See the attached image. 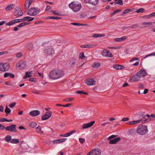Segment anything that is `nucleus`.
<instances>
[{
    "instance_id": "nucleus-1",
    "label": "nucleus",
    "mask_w": 155,
    "mask_h": 155,
    "mask_svg": "<svg viewBox=\"0 0 155 155\" xmlns=\"http://www.w3.org/2000/svg\"><path fill=\"white\" fill-rule=\"evenodd\" d=\"M64 74V72L63 70L56 69L51 70L49 73L48 76L51 79L55 80L62 77Z\"/></svg>"
},
{
    "instance_id": "nucleus-2",
    "label": "nucleus",
    "mask_w": 155,
    "mask_h": 155,
    "mask_svg": "<svg viewBox=\"0 0 155 155\" xmlns=\"http://www.w3.org/2000/svg\"><path fill=\"white\" fill-rule=\"evenodd\" d=\"M34 19V18H31L29 16L25 17L23 18L22 19H16L12 20L8 23H7L5 24L6 25L11 26L13 25L15 23L21 22L22 21H26L27 20L28 21H31Z\"/></svg>"
},
{
    "instance_id": "nucleus-3",
    "label": "nucleus",
    "mask_w": 155,
    "mask_h": 155,
    "mask_svg": "<svg viewBox=\"0 0 155 155\" xmlns=\"http://www.w3.org/2000/svg\"><path fill=\"white\" fill-rule=\"evenodd\" d=\"M69 6L74 12H78L81 8V4L75 2H71L69 4Z\"/></svg>"
},
{
    "instance_id": "nucleus-4",
    "label": "nucleus",
    "mask_w": 155,
    "mask_h": 155,
    "mask_svg": "<svg viewBox=\"0 0 155 155\" xmlns=\"http://www.w3.org/2000/svg\"><path fill=\"white\" fill-rule=\"evenodd\" d=\"M137 133L140 135H143L148 132L147 126L145 125L141 124L139 125L136 130Z\"/></svg>"
},
{
    "instance_id": "nucleus-5",
    "label": "nucleus",
    "mask_w": 155,
    "mask_h": 155,
    "mask_svg": "<svg viewBox=\"0 0 155 155\" xmlns=\"http://www.w3.org/2000/svg\"><path fill=\"white\" fill-rule=\"evenodd\" d=\"M40 10L37 9L35 7H33L30 8L27 12L28 15L31 16H34L40 13Z\"/></svg>"
},
{
    "instance_id": "nucleus-6",
    "label": "nucleus",
    "mask_w": 155,
    "mask_h": 155,
    "mask_svg": "<svg viewBox=\"0 0 155 155\" xmlns=\"http://www.w3.org/2000/svg\"><path fill=\"white\" fill-rule=\"evenodd\" d=\"M9 64L7 63H0V71L2 72L7 71L9 68Z\"/></svg>"
},
{
    "instance_id": "nucleus-7",
    "label": "nucleus",
    "mask_w": 155,
    "mask_h": 155,
    "mask_svg": "<svg viewBox=\"0 0 155 155\" xmlns=\"http://www.w3.org/2000/svg\"><path fill=\"white\" fill-rule=\"evenodd\" d=\"M16 126L15 124H11L9 126L5 127V129L12 132L16 133L18 132L16 128Z\"/></svg>"
},
{
    "instance_id": "nucleus-8",
    "label": "nucleus",
    "mask_w": 155,
    "mask_h": 155,
    "mask_svg": "<svg viewBox=\"0 0 155 155\" xmlns=\"http://www.w3.org/2000/svg\"><path fill=\"white\" fill-rule=\"evenodd\" d=\"M101 153L100 150L98 148L94 149L88 153L87 155H100Z\"/></svg>"
},
{
    "instance_id": "nucleus-9",
    "label": "nucleus",
    "mask_w": 155,
    "mask_h": 155,
    "mask_svg": "<svg viewBox=\"0 0 155 155\" xmlns=\"http://www.w3.org/2000/svg\"><path fill=\"white\" fill-rule=\"evenodd\" d=\"M141 79L137 73L131 77L129 79V81L130 82L138 81L140 80Z\"/></svg>"
},
{
    "instance_id": "nucleus-10",
    "label": "nucleus",
    "mask_w": 155,
    "mask_h": 155,
    "mask_svg": "<svg viewBox=\"0 0 155 155\" xmlns=\"http://www.w3.org/2000/svg\"><path fill=\"white\" fill-rule=\"evenodd\" d=\"M13 14L15 16L18 17L22 15L23 13L22 12L21 9L20 8L17 7L15 9Z\"/></svg>"
},
{
    "instance_id": "nucleus-11",
    "label": "nucleus",
    "mask_w": 155,
    "mask_h": 155,
    "mask_svg": "<svg viewBox=\"0 0 155 155\" xmlns=\"http://www.w3.org/2000/svg\"><path fill=\"white\" fill-rule=\"evenodd\" d=\"M16 66L20 70L24 69L26 67L25 62L21 60L17 64Z\"/></svg>"
},
{
    "instance_id": "nucleus-12",
    "label": "nucleus",
    "mask_w": 155,
    "mask_h": 155,
    "mask_svg": "<svg viewBox=\"0 0 155 155\" xmlns=\"http://www.w3.org/2000/svg\"><path fill=\"white\" fill-rule=\"evenodd\" d=\"M101 54L105 57H112L113 55L111 52L106 50H103L101 52Z\"/></svg>"
},
{
    "instance_id": "nucleus-13",
    "label": "nucleus",
    "mask_w": 155,
    "mask_h": 155,
    "mask_svg": "<svg viewBox=\"0 0 155 155\" xmlns=\"http://www.w3.org/2000/svg\"><path fill=\"white\" fill-rule=\"evenodd\" d=\"M44 53L47 55H50L54 53V50L51 48H47L45 50Z\"/></svg>"
},
{
    "instance_id": "nucleus-14",
    "label": "nucleus",
    "mask_w": 155,
    "mask_h": 155,
    "mask_svg": "<svg viewBox=\"0 0 155 155\" xmlns=\"http://www.w3.org/2000/svg\"><path fill=\"white\" fill-rule=\"evenodd\" d=\"M52 114V112L51 111L47 112L42 116L41 119L42 120H46L49 119L51 117Z\"/></svg>"
},
{
    "instance_id": "nucleus-15",
    "label": "nucleus",
    "mask_w": 155,
    "mask_h": 155,
    "mask_svg": "<svg viewBox=\"0 0 155 155\" xmlns=\"http://www.w3.org/2000/svg\"><path fill=\"white\" fill-rule=\"evenodd\" d=\"M139 76V77L141 79L147 75V72L146 71L143 69H141L137 73Z\"/></svg>"
},
{
    "instance_id": "nucleus-16",
    "label": "nucleus",
    "mask_w": 155,
    "mask_h": 155,
    "mask_svg": "<svg viewBox=\"0 0 155 155\" xmlns=\"http://www.w3.org/2000/svg\"><path fill=\"white\" fill-rule=\"evenodd\" d=\"M85 3H89L92 5L96 6L98 4V0H83Z\"/></svg>"
},
{
    "instance_id": "nucleus-17",
    "label": "nucleus",
    "mask_w": 155,
    "mask_h": 155,
    "mask_svg": "<svg viewBox=\"0 0 155 155\" xmlns=\"http://www.w3.org/2000/svg\"><path fill=\"white\" fill-rule=\"evenodd\" d=\"M96 81L94 79L91 78L86 80L85 81V83L88 85H93L95 84Z\"/></svg>"
},
{
    "instance_id": "nucleus-18",
    "label": "nucleus",
    "mask_w": 155,
    "mask_h": 155,
    "mask_svg": "<svg viewBox=\"0 0 155 155\" xmlns=\"http://www.w3.org/2000/svg\"><path fill=\"white\" fill-rule=\"evenodd\" d=\"M40 114V112L38 110H32L29 113V114L32 117H35L38 115Z\"/></svg>"
},
{
    "instance_id": "nucleus-19",
    "label": "nucleus",
    "mask_w": 155,
    "mask_h": 155,
    "mask_svg": "<svg viewBox=\"0 0 155 155\" xmlns=\"http://www.w3.org/2000/svg\"><path fill=\"white\" fill-rule=\"evenodd\" d=\"M94 121H92L90 123L86 124H84L83 125V126L82 127V128L83 129H85L91 127L94 124Z\"/></svg>"
},
{
    "instance_id": "nucleus-20",
    "label": "nucleus",
    "mask_w": 155,
    "mask_h": 155,
    "mask_svg": "<svg viewBox=\"0 0 155 155\" xmlns=\"http://www.w3.org/2000/svg\"><path fill=\"white\" fill-rule=\"evenodd\" d=\"M33 0H26L25 3V8L28 9L30 7Z\"/></svg>"
},
{
    "instance_id": "nucleus-21",
    "label": "nucleus",
    "mask_w": 155,
    "mask_h": 155,
    "mask_svg": "<svg viewBox=\"0 0 155 155\" xmlns=\"http://www.w3.org/2000/svg\"><path fill=\"white\" fill-rule=\"evenodd\" d=\"M120 139V137H117L113 139L110 140L109 143L110 144H115L119 141Z\"/></svg>"
},
{
    "instance_id": "nucleus-22",
    "label": "nucleus",
    "mask_w": 155,
    "mask_h": 155,
    "mask_svg": "<svg viewBox=\"0 0 155 155\" xmlns=\"http://www.w3.org/2000/svg\"><path fill=\"white\" fill-rule=\"evenodd\" d=\"M113 68L116 70H120L124 68L125 67L123 65L116 64L113 65Z\"/></svg>"
},
{
    "instance_id": "nucleus-23",
    "label": "nucleus",
    "mask_w": 155,
    "mask_h": 155,
    "mask_svg": "<svg viewBox=\"0 0 155 155\" xmlns=\"http://www.w3.org/2000/svg\"><path fill=\"white\" fill-rule=\"evenodd\" d=\"M95 45L93 44H89L87 45H84L81 46L80 47L81 48H92L94 47Z\"/></svg>"
},
{
    "instance_id": "nucleus-24",
    "label": "nucleus",
    "mask_w": 155,
    "mask_h": 155,
    "mask_svg": "<svg viewBox=\"0 0 155 155\" xmlns=\"http://www.w3.org/2000/svg\"><path fill=\"white\" fill-rule=\"evenodd\" d=\"M127 37L124 36L120 38H116L114 39V41H121L126 39Z\"/></svg>"
},
{
    "instance_id": "nucleus-25",
    "label": "nucleus",
    "mask_w": 155,
    "mask_h": 155,
    "mask_svg": "<svg viewBox=\"0 0 155 155\" xmlns=\"http://www.w3.org/2000/svg\"><path fill=\"white\" fill-rule=\"evenodd\" d=\"M15 5L14 4H12L8 5L6 8L5 10L6 11L11 10L15 7Z\"/></svg>"
},
{
    "instance_id": "nucleus-26",
    "label": "nucleus",
    "mask_w": 155,
    "mask_h": 155,
    "mask_svg": "<svg viewBox=\"0 0 155 155\" xmlns=\"http://www.w3.org/2000/svg\"><path fill=\"white\" fill-rule=\"evenodd\" d=\"M36 130L37 133L38 134H42L43 133V131L41 129V127L40 126H38L36 128Z\"/></svg>"
},
{
    "instance_id": "nucleus-27",
    "label": "nucleus",
    "mask_w": 155,
    "mask_h": 155,
    "mask_svg": "<svg viewBox=\"0 0 155 155\" xmlns=\"http://www.w3.org/2000/svg\"><path fill=\"white\" fill-rule=\"evenodd\" d=\"M32 75V73L31 72H27L26 73L25 76L23 77V78L25 79L28 78L30 77Z\"/></svg>"
},
{
    "instance_id": "nucleus-28",
    "label": "nucleus",
    "mask_w": 155,
    "mask_h": 155,
    "mask_svg": "<svg viewBox=\"0 0 155 155\" xmlns=\"http://www.w3.org/2000/svg\"><path fill=\"white\" fill-rule=\"evenodd\" d=\"M51 12L53 14L58 16H62L63 15H61L59 12L55 10H51Z\"/></svg>"
},
{
    "instance_id": "nucleus-29",
    "label": "nucleus",
    "mask_w": 155,
    "mask_h": 155,
    "mask_svg": "<svg viewBox=\"0 0 155 155\" xmlns=\"http://www.w3.org/2000/svg\"><path fill=\"white\" fill-rule=\"evenodd\" d=\"M105 36L104 34H94L93 35V37L94 38H97L98 37H104Z\"/></svg>"
},
{
    "instance_id": "nucleus-30",
    "label": "nucleus",
    "mask_w": 155,
    "mask_h": 155,
    "mask_svg": "<svg viewBox=\"0 0 155 155\" xmlns=\"http://www.w3.org/2000/svg\"><path fill=\"white\" fill-rule=\"evenodd\" d=\"M10 142L12 143L16 144L19 143V141L18 139H12Z\"/></svg>"
},
{
    "instance_id": "nucleus-31",
    "label": "nucleus",
    "mask_w": 155,
    "mask_h": 155,
    "mask_svg": "<svg viewBox=\"0 0 155 155\" xmlns=\"http://www.w3.org/2000/svg\"><path fill=\"white\" fill-rule=\"evenodd\" d=\"M5 139L6 142H9L10 141L12 140L11 137L10 135H7L5 137Z\"/></svg>"
},
{
    "instance_id": "nucleus-32",
    "label": "nucleus",
    "mask_w": 155,
    "mask_h": 155,
    "mask_svg": "<svg viewBox=\"0 0 155 155\" xmlns=\"http://www.w3.org/2000/svg\"><path fill=\"white\" fill-rule=\"evenodd\" d=\"M100 64L99 63H95L92 66V67L95 68H98L100 66Z\"/></svg>"
},
{
    "instance_id": "nucleus-33",
    "label": "nucleus",
    "mask_w": 155,
    "mask_h": 155,
    "mask_svg": "<svg viewBox=\"0 0 155 155\" xmlns=\"http://www.w3.org/2000/svg\"><path fill=\"white\" fill-rule=\"evenodd\" d=\"M11 112L10 109L7 106H6L5 107V112L7 114H9Z\"/></svg>"
},
{
    "instance_id": "nucleus-34",
    "label": "nucleus",
    "mask_w": 155,
    "mask_h": 155,
    "mask_svg": "<svg viewBox=\"0 0 155 155\" xmlns=\"http://www.w3.org/2000/svg\"><path fill=\"white\" fill-rule=\"evenodd\" d=\"M28 23L27 22H23L21 24H20L19 25H18L17 26V27H21L24 26H25L28 24Z\"/></svg>"
},
{
    "instance_id": "nucleus-35",
    "label": "nucleus",
    "mask_w": 155,
    "mask_h": 155,
    "mask_svg": "<svg viewBox=\"0 0 155 155\" xmlns=\"http://www.w3.org/2000/svg\"><path fill=\"white\" fill-rule=\"evenodd\" d=\"M75 132V131H71L65 134V137H69Z\"/></svg>"
},
{
    "instance_id": "nucleus-36",
    "label": "nucleus",
    "mask_w": 155,
    "mask_h": 155,
    "mask_svg": "<svg viewBox=\"0 0 155 155\" xmlns=\"http://www.w3.org/2000/svg\"><path fill=\"white\" fill-rule=\"evenodd\" d=\"M151 56H155V52L146 55L145 56H144L143 57V59H145Z\"/></svg>"
},
{
    "instance_id": "nucleus-37",
    "label": "nucleus",
    "mask_w": 155,
    "mask_h": 155,
    "mask_svg": "<svg viewBox=\"0 0 155 155\" xmlns=\"http://www.w3.org/2000/svg\"><path fill=\"white\" fill-rule=\"evenodd\" d=\"M107 48L110 49H118L121 48V47L120 46H117L114 47H108Z\"/></svg>"
},
{
    "instance_id": "nucleus-38",
    "label": "nucleus",
    "mask_w": 155,
    "mask_h": 155,
    "mask_svg": "<svg viewBox=\"0 0 155 155\" xmlns=\"http://www.w3.org/2000/svg\"><path fill=\"white\" fill-rule=\"evenodd\" d=\"M37 124L34 122H31L30 124V127L34 128L35 127L37 126Z\"/></svg>"
},
{
    "instance_id": "nucleus-39",
    "label": "nucleus",
    "mask_w": 155,
    "mask_h": 155,
    "mask_svg": "<svg viewBox=\"0 0 155 155\" xmlns=\"http://www.w3.org/2000/svg\"><path fill=\"white\" fill-rule=\"evenodd\" d=\"M48 19H61V18L57 16L54 17V16H49L48 18Z\"/></svg>"
},
{
    "instance_id": "nucleus-40",
    "label": "nucleus",
    "mask_w": 155,
    "mask_h": 155,
    "mask_svg": "<svg viewBox=\"0 0 155 155\" xmlns=\"http://www.w3.org/2000/svg\"><path fill=\"white\" fill-rule=\"evenodd\" d=\"M67 139V138H63L62 139H58V143H61L66 141Z\"/></svg>"
},
{
    "instance_id": "nucleus-41",
    "label": "nucleus",
    "mask_w": 155,
    "mask_h": 155,
    "mask_svg": "<svg viewBox=\"0 0 155 155\" xmlns=\"http://www.w3.org/2000/svg\"><path fill=\"white\" fill-rule=\"evenodd\" d=\"M145 10L143 8H140L139 9H137L136 11V12L137 13H138L139 12H144Z\"/></svg>"
},
{
    "instance_id": "nucleus-42",
    "label": "nucleus",
    "mask_w": 155,
    "mask_h": 155,
    "mask_svg": "<svg viewBox=\"0 0 155 155\" xmlns=\"http://www.w3.org/2000/svg\"><path fill=\"white\" fill-rule=\"evenodd\" d=\"M79 58L82 59H84L85 58V56L83 52H81L79 54Z\"/></svg>"
},
{
    "instance_id": "nucleus-43",
    "label": "nucleus",
    "mask_w": 155,
    "mask_h": 155,
    "mask_svg": "<svg viewBox=\"0 0 155 155\" xmlns=\"http://www.w3.org/2000/svg\"><path fill=\"white\" fill-rule=\"evenodd\" d=\"M118 1L116 2H114V4H118L119 5H123V1L122 0H118Z\"/></svg>"
},
{
    "instance_id": "nucleus-44",
    "label": "nucleus",
    "mask_w": 155,
    "mask_h": 155,
    "mask_svg": "<svg viewBox=\"0 0 155 155\" xmlns=\"http://www.w3.org/2000/svg\"><path fill=\"white\" fill-rule=\"evenodd\" d=\"M120 11H121L120 10H118V9H117L116 10H115V11H114L112 13H111L110 16H113L114 15H115V14H116L117 13L120 12Z\"/></svg>"
},
{
    "instance_id": "nucleus-45",
    "label": "nucleus",
    "mask_w": 155,
    "mask_h": 155,
    "mask_svg": "<svg viewBox=\"0 0 155 155\" xmlns=\"http://www.w3.org/2000/svg\"><path fill=\"white\" fill-rule=\"evenodd\" d=\"M133 121V124H136L140 123L141 122L142 120H134Z\"/></svg>"
},
{
    "instance_id": "nucleus-46",
    "label": "nucleus",
    "mask_w": 155,
    "mask_h": 155,
    "mask_svg": "<svg viewBox=\"0 0 155 155\" xmlns=\"http://www.w3.org/2000/svg\"><path fill=\"white\" fill-rule=\"evenodd\" d=\"M71 24L73 25H77V26H81V25H84V24H81V23H75V22L72 23H71Z\"/></svg>"
},
{
    "instance_id": "nucleus-47",
    "label": "nucleus",
    "mask_w": 155,
    "mask_h": 155,
    "mask_svg": "<svg viewBox=\"0 0 155 155\" xmlns=\"http://www.w3.org/2000/svg\"><path fill=\"white\" fill-rule=\"evenodd\" d=\"M73 99V98H67L64 99L63 100V101H66V102H71V101Z\"/></svg>"
},
{
    "instance_id": "nucleus-48",
    "label": "nucleus",
    "mask_w": 155,
    "mask_h": 155,
    "mask_svg": "<svg viewBox=\"0 0 155 155\" xmlns=\"http://www.w3.org/2000/svg\"><path fill=\"white\" fill-rule=\"evenodd\" d=\"M76 62V61L75 60H72V61H70V64L71 65L73 66V65H74V64H75Z\"/></svg>"
},
{
    "instance_id": "nucleus-49",
    "label": "nucleus",
    "mask_w": 155,
    "mask_h": 155,
    "mask_svg": "<svg viewBox=\"0 0 155 155\" xmlns=\"http://www.w3.org/2000/svg\"><path fill=\"white\" fill-rule=\"evenodd\" d=\"M130 11L131 10H130V9L129 8L127 9L124 10V11L123 12V14H126Z\"/></svg>"
},
{
    "instance_id": "nucleus-50",
    "label": "nucleus",
    "mask_w": 155,
    "mask_h": 155,
    "mask_svg": "<svg viewBox=\"0 0 155 155\" xmlns=\"http://www.w3.org/2000/svg\"><path fill=\"white\" fill-rule=\"evenodd\" d=\"M79 140L81 143H83L85 142V140L84 138H79Z\"/></svg>"
},
{
    "instance_id": "nucleus-51",
    "label": "nucleus",
    "mask_w": 155,
    "mask_h": 155,
    "mask_svg": "<svg viewBox=\"0 0 155 155\" xmlns=\"http://www.w3.org/2000/svg\"><path fill=\"white\" fill-rule=\"evenodd\" d=\"M16 104L15 102H14L13 103L11 104H9V107L11 108H12L14 107Z\"/></svg>"
},
{
    "instance_id": "nucleus-52",
    "label": "nucleus",
    "mask_w": 155,
    "mask_h": 155,
    "mask_svg": "<svg viewBox=\"0 0 155 155\" xmlns=\"http://www.w3.org/2000/svg\"><path fill=\"white\" fill-rule=\"evenodd\" d=\"M138 25L137 24H134L132 25V26L130 27V28H134L138 27Z\"/></svg>"
},
{
    "instance_id": "nucleus-53",
    "label": "nucleus",
    "mask_w": 155,
    "mask_h": 155,
    "mask_svg": "<svg viewBox=\"0 0 155 155\" xmlns=\"http://www.w3.org/2000/svg\"><path fill=\"white\" fill-rule=\"evenodd\" d=\"M22 54L21 53L19 52L16 54V57L18 58H20L22 56Z\"/></svg>"
},
{
    "instance_id": "nucleus-54",
    "label": "nucleus",
    "mask_w": 155,
    "mask_h": 155,
    "mask_svg": "<svg viewBox=\"0 0 155 155\" xmlns=\"http://www.w3.org/2000/svg\"><path fill=\"white\" fill-rule=\"evenodd\" d=\"M155 16V12L152 13L150 14L148 16V18H150L152 17Z\"/></svg>"
},
{
    "instance_id": "nucleus-55",
    "label": "nucleus",
    "mask_w": 155,
    "mask_h": 155,
    "mask_svg": "<svg viewBox=\"0 0 155 155\" xmlns=\"http://www.w3.org/2000/svg\"><path fill=\"white\" fill-rule=\"evenodd\" d=\"M86 15L85 14H81L80 15V17L81 18H84L86 17Z\"/></svg>"
},
{
    "instance_id": "nucleus-56",
    "label": "nucleus",
    "mask_w": 155,
    "mask_h": 155,
    "mask_svg": "<svg viewBox=\"0 0 155 155\" xmlns=\"http://www.w3.org/2000/svg\"><path fill=\"white\" fill-rule=\"evenodd\" d=\"M143 25H151L152 24V22H144L142 23Z\"/></svg>"
},
{
    "instance_id": "nucleus-57",
    "label": "nucleus",
    "mask_w": 155,
    "mask_h": 155,
    "mask_svg": "<svg viewBox=\"0 0 155 155\" xmlns=\"http://www.w3.org/2000/svg\"><path fill=\"white\" fill-rule=\"evenodd\" d=\"M36 79L34 78H31L29 79V81L31 82H35L36 81Z\"/></svg>"
},
{
    "instance_id": "nucleus-58",
    "label": "nucleus",
    "mask_w": 155,
    "mask_h": 155,
    "mask_svg": "<svg viewBox=\"0 0 155 155\" xmlns=\"http://www.w3.org/2000/svg\"><path fill=\"white\" fill-rule=\"evenodd\" d=\"M116 137V136L114 135H112L110 136V137H109L108 139L109 140L111 139H112L114 138L115 137Z\"/></svg>"
},
{
    "instance_id": "nucleus-59",
    "label": "nucleus",
    "mask_w": 155,
    "mask_h": 155,
    "mask_svg": "<svg viewBox=\"0 0 155 155\" xmlns=\"http://www.w3.org/2000/svg\"><path fill=\"white\" fill-rule=\"evenodd\" d=\"M5 129V127L4 126L0 124V130H3Z\"/></svg>"
},
{
    "instance_id": "nucleus-60",
    "label": "nucleus",
    "mask_w": 155,
    "mask_h": 155,
    "mask_svg": "<svg viewBox=\"0 0 155 155\" xmlns=\"http://www.w3.org/2000/svg\"><path fill=\"white\" fill-rule=\"evenodd\" d=\"M138 60V58H132L130 61V62H131L133 61H137Z\"/></svg>"
},
{
    "instance_id": "nucleus-61",
    "label": "nucleus",
    "mask_w": 155,
    "mask_h": 155,
    "mask_svg": "<svg viewBox=\"0 0 155 155\" xmlns=\"http://www.w3.org/2000/svg\"><path fill=\"white\" fill-rule=\"evenodd\" d=\"M7 121V119L5 118H0V121L2 122H6Z\"/></svg>"
},
{
    "instance_id": "nucleus-62",
    "label": "nucleus",
    "mask_w": 155,
    "mask_h": 155,
    "mask_svg": "<svg viewBox=\"0 0 155 155\" xmlns=\"http://www.w3.org/2000/svg\"><path fill=\"white\" fill-rule=\"evenodd\" d=\"M129 120V118L126 117L123 118L122 120V121H127L128 120Z\"/></svg>"
},
{
    "instance_id": "nucleus-63",
    "label": "nucleus",
    "mask_w": 155,
    "mask_h": 155,
    "mask_svg": "<svg viewBox=\"0 0 155 155\" xmlns=\"http://www.w3.org/2000/svg\"><path fill=\"white\" fill-rule=\"evenodd\" d=\"M8 76H9V73H6L4 75V76L5 78H6Z\"/></svg>"
},
{
    "instance_id": "nucleus-64",
    "label": "nucleus",
    "mask_w": 155,
    "mask_h": 155,
    "mask_svg": "<svg viewBox=\"0 0 155 155\" xmlns=\"http://www.w3.org/2000/svg\"><path fill=\"white\" fill-rule=\"evenodd\" d=\"M50 8H51L50 6L49 5H48L46 7V8L45 9V11H47L48 10H49Z\"/></svg>"
}]
</instances>
